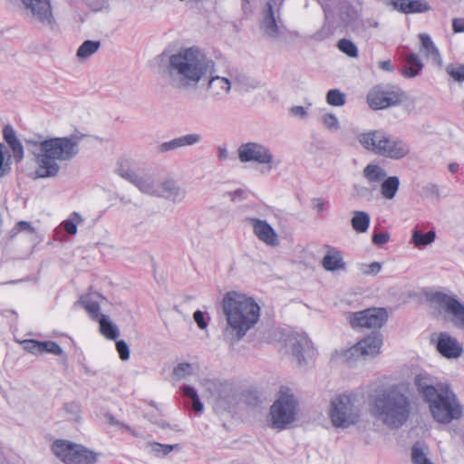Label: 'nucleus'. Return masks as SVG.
<instances>
[{
    "mask_svg": "<svg viewBox=\"0 0 464 464\" xmlns=\"http://www.w3.org/2000/svg\"><path fill=\"white\" fill-rule=\"evenodd\" d=\"M322 266L326 271L334 272L344 270L345 263L340 250L331 247L322 260Z\"/></svg>",
    "mask_w": 464,
    "mask_h": 464,
    "instance_id": "obj_24",
    "label": "nucleus"
},
{
    "mask_svg": "<svg viewBox=\"0 0 464 464\" xmlns=\"http://www.w3.org/2000/svg\"><path fill=\"white\" fill-rule=\"evenodd\" d=\"M182 392L185 397L190 399L192 410L197 413L202 412L203 404L200 401L198 394L197 393L196 390L189 385H184L182 388Z\"/></svg>",
    "mask_w": 464,
    "mask_h": 464,
    "instance_id": "obj_37",
    "label": "nucleus"
},
{
    "mask_svg": "<svg viewBox=\"0 0 464 464\" xmlns=\"http://www.w3.org/2000/svg\"><path fill=\"white\" fill-rule=\"evenodd\" d=\"M419 38L420 41V51L423 53L428 59L431 60L433 64L441 66L442 58L430 36L428 34H420Z\"/></svg>",
    "mask_w": 464,
    "mask_h": 464,
    "instance_id": "obj_22",
    "label": "nucleus"
},
{
    "mask_svg": "<svg viewBox=\"0 0 464 464\" xmlns=\"http://www.w3.org/2000/svg\"><path fill=\"white\" fill-rule=\"evenodd\" d=\"M116 349H117L120 358L122 361H126L130 358V349L125 341H123V340L117 341L116 342Z\"/></svg>",
    "mask_w": 464,
    "mask_h": 464,
    "instance_id": "obj_53",
    "label": "nucleus"
},
{
    "mask_svg": "<svg viewBox=\"0 0 464 464\" xmlns=\"http://www.w3.org/2000/svg\"><path fill=\"white\" fill-rule=\"evenodd\" d=\"M77 444L65 440H56L52 445L53 454L63 462L68 464L72 458Z\"/></svg>",
    "mask_w": 464,
    "mask_h": 464,
    "instance_id": "obj_25",
    "label": "nucleus"
},
{
    "mask_svg": "<svg viewBox=\"0 0 464 464\" xmlns=\"http://www.w3.org/2000/svg\"><path fill=\"white\" fill-rule=\"evenodd\" d=\"M436 348L446 358H459L462 353V346L456 338L443 332L438 336Z\"/></svg>",
    "mask_w": 464,
    "mask_h": 464,
    "instance_id": "obj_18",
    "label": "nucleus"
},
{
    "mask_svg": "<svg viewBox=\"0 0 464 464\" xmlns=\"http://www.w3.org/2000/svg\"><path fill=\"white\" fill-rule=\"evenodd\" d=\"M405 65L401 69V74L407 78H413L419 74L423 67L418 54L411 53L404 58Z\"/></svg>",
    "mask_w": 464,
    "mask_h": 464,
    "instance_id": "obj_26",
    "label": "nucleus"
},
{
    "mask_svg": "<svg viewBox=\"0 0 464 464\" xmlns=\"http://www.w3.org/2000/svg\"><path fill=\"white\" fill-rule=\"evenodd\" d=\"M411 460L414 464H432L418 443L411 448Z\"/></svg>",
    "mask_w": 464,
    "mask_h": 464,
    "instance_id": "obj_43",
    "label": "nucleus"
},
{
    "mask_svg": "<svg viewBox=\"0 0 464 464\" xmlns=\"http://www.w3.org/2000/svg\"><path fill=\"white\" fill-rule=\"evenodd\" d=\"M329 416L334 427L347 428L359 421L360 410L352 396L339 394L331 401Z\"/></svg>",
    "mask_w": 464,
    "mask_h": 464,
    "instance_id": "obj_10",
    "label": "nucleus"
},
{
    "mask_svg": "<svg viewBox=\"0 0 464 464\" xmlns=\"http://www.w3.org/2000/svg\"><path fill=\"white\" fill-rule=\"evenodd\" d=\"M119 175L134 185L136 184V180L139 178V176L136 175L133 171L124 169H119Z\"/></svg>",
    "mask_w": 464,
    "mask_h": 464,
    "instance_id": "obj_57",
    "label": "nucleus"
},
{
    "mask_svg": "<svg viewBox=\"0 0 464 464\" xmlns=\"http://www.w3.org/2000/svg\"><path fill=\"white\" fill-rule=\"evenodd\" d=\"M42 353H50L56 355H62L61 361L63 364H67V357L63 355L62 347L55 342L45 341L42 342Z\"/></svg>",
    "mask_w": 464,
    "mask_h": 464,
    "instance_id": "obj_40",
    "label": "nucleus"
},
{
    "mask_svg": "<svg viewBox=\"0 0 464 464\" xmlns=\"http://www.w3.org/2000/svg\"><path fill=\"white\" fill-rule=\"evenodd\" d=\"M205 389L209 392L214 400H220L223 398V393L226 385L218 380H205L203 383Z\"/></svg>",
    "mask_w": 464,
    "mask_h": 464,
    "instance_id": "obj_36",
    "label": "nucleus"
},
{
    "mask_svg": "<svg viewBox=\"0 0 464 464\" xmlns=\"http://www.w3.org/2000/svg\"><path fill=\"white\" fill-rule=\"evenodd\" d=\"M100 329L102 334L108 339L116 340L119 336V330L115 324H113L108 316L102 314L99 319Z\"/></svg>",
    "mask_w": 464,
    "mask_h": 464,
    "instance_id": "obj_34",
    "label": "nucleus"
},
{
    "mask_svg": "<svg viewBox=\"0 0 464 464\" xmlns=\"http://www.w3.org/2000/svg\"><path fill=\"white\" fill-rule=\"evenodd\" d=\"M378 67L385 72H393V66L389 60L381 61L379 62Z\"/></svg>",
    "mask_w": 464,
    "mask_h": 464,
    "instance_id": "obj_64",
    "label": "nucleus"
},
{
    "mask_svg": "<svg viewBox=\"0 0 464 464\" xmlns=\"http://www.w3.org/2000/svg\"><path fill=\"white\" fill-rule=\"evenodd\" d=\"M148 447L150 448L151 452H153L155 455L165 456L171 452L174 449H178L179 444L169 445L158 442H150L148 443Z\"/></svg>",
    "mask_w": 464,
    "mask_h": 464,
    "instance_id": "obj_44",
    "label": "nucleus"
},
{
    "mask_svg": "<svg viewBox=\"0 0 464 464\" xmlns=\"http://www.w3.org/2000/svg\"><path fill=\"white\" fill-rule=\"evenodd\" d=\"M298 401L289 388L282 387L270 408L271 427L285 430L295 420Z\"/></svg>",
    "mask_w": 464,
    "mask_h": 464,
    "instance_id": "obj_7",
    "label": "nucleus"
},
{
    "mask_svg": "<svg viewBox=\"0 0 464 464\" xmlns=\"http://www.w3.org/2000/svg\"><path fill=\"white\" fill-rule=\"evenodd\" d=\"M400 179L397 176L386 177L381 184V194L382 198L392 200L395 198L399 189Z\"/></svg>",
    "mask_w": 464,
    "mask_h": 464,
    "instance_id": "obj_29",
    "label": "nucleus"
},
{
    "mask_svg": "<svg viewBox=\"0 0 464 464\" xmlns=\"http://www.w3.org/2000/svg\"><path fill=\"white\" fill-rule=\"evenodd\" d=\"M354 190L356 192V196L361 198L371 200L372 198L373 189L364 186H355Z\"/></svg>",
    "mask_w": 464,
    "mask_h": 464,
    "instance_id": "obj_54",
    "label": "nucleus"
},
{
    "mask_svg": "<svg viewBox=\"0 0 464 464\" xmlns=\"http://www.w3.org/2000/svg\"><path fill=\"white\" fill-rule=\"evenodd\" d=\"M286 345L291 348L293 356L299 364L304 362L303 351L309 347V339L304 334L293 333L285 340Z\"/></svg>",
    "mask_w": 464,
    "mask_h": 464,
    "instance_id": "obj_21",
    "label": "nucleus"
},
{
    "mask_svg": "<svg viewBox=\"0 0 464 464\" xmlns=\"http://www.w3.org/2000/svg\"><path fill=\"white\" fill-rule=\"evenodd\" d=\"M106 419L108 422L111 425L119 426L120 428H123L129 431H130V427L129 425H126L124 423L120 422L118 420H116L111 414H106Z\"/></svg>",
    "mask_w": 464,
    "mask_h": 464,
    "instance_id": "obj_61",
    "label": "nucleus"
},
{
    "mask_svg": "<svg viewBox=\"0 0 464 464\" xmlns=\"http://www.w3.org/2000/svg\"><path fill=\"white\" fill-rule=\"evenodd\" d=\"M6 145L0 142V178L10 174L13 162L21 163L24 157V150L16 131L6 124L2 131Z\"/></svg>",
    "mask_w": 464,
    "mask_h": 464,
    "instance_id": "obj_8",
    "label": "nucleus"
},
{
    "mask_svg": "<svg viewBox=\"0 0 464 464\" xmlns=\"http://www.w3.org/2000/svg\"><path fill=\"white\" fill-rule=\"evenodd\" d=\"M438 392L428 403L434 420L448 424L459 420L463 415V406L450 385L439 389Z\"/></svg>",
    "mask_w": 464,
    "mask_h": 464,
    "instance_id": "obj_6",
    "label": "nucleus"
},
{
    "mask_svg": "<svg viewBox=\"0 0 464 464\" xmlns=\"http://www.w3.org/2000/svg\"><path fill=\"white\" fill-rule=\"evenodd\" d=\"M358 140L365 150L392 160H401L410 152V147L406 142L382 130L362 133L358 136Z\"/></svg>",
    "mask_w": 464,
    "mask_h": 464,
    "instance_id": "obj_5",
    "label": "nucleus"
},
{
    "mask_svg": "<svg viewBox=\"0 0 464 464\" xmlns=\"http://www.w3.org/2000/svg\"><path fill=\"white\" fill-rule=\"evenodd\" d=\"M193 367L190 363H179L173 370V374L177 379H184L192 374Z\"/></svg>",
    "mask_w": 464,
    "mask_h": 464,
    "instance_id": "obj_48",
    "label": "nucleus"
},
{
    "mask_svg": "<svg viewBox=\"0 0 464 464\" xmlns=\"http://www.w3.org/2000/svg\"><path fill=\"white\" fill-rule=\"evenodd\" d=\"M95 462L96 457L93 452L81 445H77L73 456L68 464H94Z\"/></svg>",
    "mask_w": 464,
    "mask_h": 464,
    "instance_id": "obj_31",
    "label": "nucleus"
},
{
    "mask_svg": "<svg viewBox=\"0 0 464 464\" xmlns=\"http://www.w3.org/2000/svg\"><path fill=\"white\" fill-rule=\"evenodd\" d=\"M360 271L364 276H376L382 270V264L380 262H372L371 264H360Z\"/></svg>",
    "mask_w": 464,
    "mask_h": 464,
    "instance_id": "obj_49",
    "label": "nucleus"
},
{
    "mask_svg": "<svg viewBox=\"0 0 464 464\" xmlns=\"http://www.w3.org/2000/svg\"><path fill=\"white\" fill-rule=\"evenodd\" d=\"M83 222V218L78 212H72L70 218L64 220L62 225L64 230L69 235H75L77 233V224Z\"/></svg>",
    "mask_w": 464,
    "mask_h": 464,
    "instance_id": "obj_39",
    "label": "nucleus"
},
{
    "mask_svg": "<svg viewBox=\"0 0 464 464\" xmlns=\"http://www.w3.org/2000/svg\"><path fill=\"white\" fill-rule=\"evenodd\" d=\"M24 350L32 353V354H41L42 353V342L29 339L24 340L22 343Z\"/></svg>",
    "mask_w": 464,
    "mask_h": 464,
    "instance_id": "obj_50",
    "label": "nucleus"
},
{
    "mask_svg": "<svg viewBox=\"0 0 464 464\" xmlns=\"http://www.w3.org/2000/svg\"><path fill=\"white\" fill-rule=\"evenodd\" d=\"M389 239L390 235L386 232L374 233L372 237V243L378 246L387 243Z\"/></svg>",
    "mask_w": 464,
    "mask_h": 464,
    "instance_id": "obj_56",
    "label": "nucleus"
},
{
    "mask_svg": "<svg viewBox=\"0 0 464 464\" xmlns=\"http://www.w3.org/2000/svg\"><path fill=\"white\" fill-rule=\"evenodd\" d=\"M235 74L241 80V82L234 84V88L239 91L250 92L259 86L258 82L251 80L235 71Z\"/></svg>",
    "mask_w": 464,
    "mask_h": 464,
    "instance_id": "obj_42",
    "label": "nucleus"
},
{
    "mask_svg": "<svg viewBox=\"0 0 464 464\" xmlns=\"http://www.w3.org/2000/svg\"><path fill=\"white\" fill-rule=\"evenodd\" d=\"M135 186L142 192L150 196H156L160 194L159 185L149 177H139L136 180Z\"/></svg>",
    "mask_w": 464,
    "mask_h": 464,
    "instance_id": "obj_33",
    "label": "nucleus"
},
{
    "mask_svg": "<svg viewBox=\"0 0 464 464\" xmlns=\"http://www.w3.org/2000/svg\"><path fill=\"white\" fill-rule=\"evenodd\" d=\"M202 140V136L198 133H188L180 137H177L169 141H165L159 145L158 151L165 153L175 150L186 146H193Z\"/></svg>",
    "mask_w": 464,
    "mask_h": 464,
    "instance_id": "obj_20",
    "label": "nucleus"
},
{
    "mask_svg": "<svg viewBox=\"0 0 464 464\" xmlns=\"http://www.w3.org/2000/svg\"><path fill=\"white\" fill-rule=\"evenodd\" d=\"M408 14L424 13L430 10V5L425 0H408Z\"/></svg>",
    "mask_w": 464,
    "mask_h": 464,
    "instance_id": "obj_45",
    "label": "nucleus"
},
{
    "mask_svg": "<svg viewBox=\"0 0 464 464\" xmlns=\"http://www.w3.org/2000/svg\"><path fill=\"white\" fill-rule=\"evenodd\" d=\"M193 319L194 321L196 322V324H198V326L200 328V329H205L207 328L208 326V324L205 320V316H204V313L199 311V310H197L194 314H193Z\"/></svg>",
    "mask_w": 464,
    "mask_h": 464,
    "instance_id": "obj_58",
    "label": "nucleus"
},
{
    "mask_svg": "<svg viewBox=\"0 0 464 464\" xmlns=\"http://www.w3.org/2000/svg\"><path fill=\"white\" fill-rule=\"evenodd\" d=\"M371 222L370 215L365 211L355 210L351 219L353 228L358 233L368 230Z\"/></svg>",
    "mask_w": 464,
    "mask_h": 464,
    "instance_id": "obj_32",
    "label": "nucleus"
},
{
    "mask_svg": "<svg viewBox=\"0 0 464 464\" xmlns=\"http://www.w3.org/2000/svg\"><path fill=\"white\" fill-rule=\"evenodd\" d=\"M373 415L391 429L404 425L412 410L409 388L404 384L389 387L372 400Z\"/></svg>",
    "mask_w": 464,
    "mask_h": 464,
    "instance_id": "obj_4",
    "label": "nucleus"
},
{
    "mask_svg": "<svg viewBox=\"0 0 464 464\" xmlns=\"http://www.w3.org/2000/svg\"><path fill=\"white\" fill-rule=\"evenodd\" d=\"M160 194L157 197H163L173 202H180L184 199L186 192L180 188L175 181L165 180L159 185Z\"/></svg>",
    "mask_w": 464,
    "mask_h": 464,
    "instance_id": "obj_23",
    "label": "nucleus"
},
{
    "mask_svg": "<svg viewBox=\"0 0 464 464\" xmlns=\"http://www.w3.org/2000/svg\"><path fill=\"white\" fill-rule=\"evenodd\" d=\"M100 46V41L86 40L80 45L76 54L80 59H87L99 50Z\"/></svg>",
    "mask_w": 464,
    "mask_h": 464,
    "instance_id": "obj_35",
    "label": "nucleus"
},
{
    "mask_svg": "<svg viewBox=\"0 0 464 464\" xmlns=\"http://www.w3.org/2000/svg\"><path fill=\"white\" fill-rule=\"evenodd\" d=\"M436 232L430 230L422 233L420 229H413L411 232V243L417 248L421 249L434 242Z\"/></svg>",
    "mask_w": 464,
    "mask_h": 464,
    "instance_id": "obj_28",
    "label": "nucleus"
},
{
    "mask_svg": "<svg viewBox=\"0 0 464 464\" xmlns=\"http://www.w3.org/2000/svg\"><path fill=\"white\" fill-rule=\"evenodd\" d=\"M422 195L427 198H436L439 200L440 198V188L437 184H427L422 188Z\"/></svg>",
    "mask_w": 464,
    "mask_h": 464,
    "instance_id": "obj_52",
    "label": "nucleus"
},
{
    "mask_svg": "<svg viewBox=\"0 0 464 464\" xmlns=\"http://www.w3.org/2000/svg\"><path fill=\"white\" fill-rule=\"evenodd\" d=\"M311 105V103H308L306 108L303 106H293L290 108V114L294 117L304 119L308 115L307 108L310 107Z\"/></svg>",
    "mask_w": 464,
    "mask_h": 464,
    "instance_id": "obj_55",
    "label": "nucleus"
},
{
    "mask_svg": "<svg viewBox=\"0 0 464 464\" xmlns=\"http://www.w3.org/2000/svg\"><path fill=\"white\" fill-rule=\"evenodd\" d=\"M337 47L342 53H345L349 57L356 58L358 56L357 46L349 39L343 38L339 40Z\"/></svg>",
    "mask_w": 464,
    "mask_h": 464,
    "instance_id": "obj_41",
    "label": "nucleus"
},
{
    "mask_svg": "<svg viewBox=\"0 0 464 464\" xmlns=\"http://www.w3.org/2000/svg\"><path fill=\"white\" fill-rule=\"evenodd\" d=\"M326 102L331 106H343L346 103V95L339 89H331L326 93Z\"/></svg>",
    "mask_w": 464,
    "mask_h": 464,
    "instance_id": "obj_38",
    "label": "nucleus"
},
{
    "mask_svg": "<svg viewBox=\"0 0 464 464\" xmlns=\"http://www.w3.org/2000/svg\"><path fill=\"white\" fill-rule=\"evenodd\" d=\"M237 154L241 162H256L265 166L266 171H270L278 166L271 150L263 143L255 141L242 143L237 149Z\"/></svg>",
    "mask_w": 464,
    "mask_h": 464,
    "instance_id": "obj_11",
    "label": "nucleus"
},
{
    "mask_svg": "<svg viewBox=\"0 0 464 464\" xmlns=\"http://www.w3.org/2000/svg\"><path fill=\"white\" fill-rule=\"evenodd\" d=\"M405 93L397 86L377 85L367 94V103L372 110H383L401 103Z\"/></svg>",
    "mask_w": 464,
    "mask_h": 464,
    "instance_id": "obj_12",
    "label": "nucleus"
},
{
    "mask_svg": "<svg viewBox=\"0 0 464 464\" xmlns=\"http://www.w3.org/2000/svg\"><path fill=\"white\" fill-rule=\"evenodd\" d=\"M280 21L276 19L273 6L267 3L262 13L259 28L263 34L272 40H277L283 35V26L279 24Z\"/></svg>",
    "mask_w": 464,
    "mask_h": 464,
    "instance_id": "obj_16",
    "label": "nucleus"
},
{
    "mask_svg": "<svg viewBox=\"0 0 464 464\" xmlns=\"http://www.w3.org/2000/svg\"><path fill=\"white\" fill-rule=\"evenodd\" d=\"M387 319L384 308H370L353 314L350 323L353 327L381 328Z\"/></svg>",
    "mask_w": 464,
    "mask_h": 464,
    "instance_id": "obj_15",
    "label": "nucleus"
},
{
    "mask_svg": "<svg viewBox=\"0 0 464 464\" xmlns=\"http://www.w3.org/2000/svg\"><path fill=\"white\" fill-rule=\"evenodd\" d=\"M362 176L369 183H378L387 177V172L381 166L370 163L363 169Z\"/></svg>",
    "mask_w": 464,
    "mask_h": 464,
    "instance_id": "obj_30",
    "label": "nucleus"
},
{
    "mask_svg": "<svg viewBox=\"0 0 464 464\" xmlns=\"http://www.w3.org/2000/svg\"><path fill=\"white\" fill-rule=\"evenodd\" d=\"M426 300L433 309L435 317L448 314L451 315L453 324L464 330V305L458 299L443 292L435 291L427 293Z\"/></svg>",
    "mask_w": 464,
    "mask_h": 464,
    "instance_id": "obj_9",
    "label": "nucleus"
},
{
    "mask_svg": "<svg viewBox=\"0 0 464 464\" xmlns=\"http://www.w3.org/2000/svg\"><path fill=\"white\" fill-rule=\"evenodd\" d=\"M321 121L331 131H337L340 129V122L334 113H324L321 117Z\"/></svg>",
    "mask_w": 464,
    "mask_h": 464,
    "instance_id": "obj_47",
    "label": "nucleus"
},
{
    "mask_svg": "<svg viewBox=\"0 0 464 464\" xmlns=\"http://www.w3.org/2000/svg\"><path fill=\"white\" fill-rule=\"evenodd\" d=\"M452 29L455 33H463L464 18H454L452 21Z\"/></svg>",
    "mask_w": 464,
    "mask_h": 464,
    "instance_id": "obj_60",
    "label": "nucleus"
},
{
    "mask_svg": "<svg viewBox=\"0 0 464 464\" xmlns=\"http://www.w3.org/2000/svg\"><path fill=\"white\" fill-rule=\"evenodd\" d=\"M214 62L199 48L192 46L179 50L169 57L167 72L169 84L178 90L198 87L208 74L206 90L214 102H222L230 94L234 84L241 82L234 70L218 74Z\"/></svg>",
    "mask_w": 464,
    "mask_h": 464,
    "instance_id": "obj_1",
    "label": "nucleus"
},
{
    "mask_svg": "<svg viewBox=\"0 0 464 464\" xmlns=\"http://www.w3.org/2000/svg\"><path fill=\"white\" fill-rule=\"evenodd\" d=\"M382 344V336L380 333H372L356 344L343 353V360L348 363L359 358L374 357L379 353Z\"/></svg>",
    "mask_w": 464,
    "mask_h": 464,
    "instance_id": "obj_13",
    "label": "nucleus"
},
{
    "mask_svg": "<svg viewBox=\"0 0 464 464\" xmlns=\"http://www.w3.org/2000/svg\"><path fill=\"white\" fill-rule=\"evenodd\" d=\"M408 0H392V5L393 7L401 13L408 14Z\"/></svg>",
    "mask_w": 464,
    "mask_h": 464,
    "instance_id": "obj_59",
    "label": "nucleus"
},
{
    "mask_svg": "<svg viewBox=\"0 0 464 464\" xmlns=\"http://www.w3.org/2000/svg\"><path fill=\"white\" fill-rule=\"evenodd\" d=\"M24 232L29 235H33L36 233V229L32 226L30 222L27 221H19L15 224V226L10 231L11 237H14L18 233Z\"/></svg>",
    "mask_w": 464,
    "mask_h": 464,
    "instance_id": "obj_46",
    "label": "nucleus"
},
{
    "mask_svg": "<svg viewBox=\"0 0 464 464\" xmlns=\"http://www.w3.org/2000/svg\"><path fill=\"white\" fill-rule=\"evenodd\" d=\"M222 308L227 320L223 334L232 344L241 340L260 316V307L256 301L237 291L224 295Z\"/></svg>",
    "mask_w": 464,
    "mask_h": 464,
    "instance_id": "obj_2",
    "label": "nucleus"
},
{
    "mask_svg": "<svg viewBox=\"0 0 464 464\" xmlns=\"http://www.w3.org/2000/svg\"><path fill=\"white\" fill-rule=\"evenodd\" d=\"M89 6L93 10H101L106 4L107 0H85Z\"/></svg>",
    "mask_w": 464,
    "mask_h": 464,
    "instance_id": "obj_62",
    "label": "nucleus"
},
{
    "mask_svg": "<svg viewBox=\"0 0 464 464\" xmlns=\"http://www.w3.org/2000/svg\"><path fill=\"white\" fill-rule=\"evenodd\" d=\"M253 227L256 237L267 246H276L279 244L275 229L266 221L256 218L248 219Z\"/></svg>",
    "mask_w": 464,
    "mask_h": 464,
    "instance_id": "obj_19",
    "label": "nucleus"
},
{
    "mask_svg": "<svg viewBox=\"0 0 464 464\" xmlns=\"http://www.w3.org/2000/svg\"><path fill=\"white\" fill-rule=\"evenodd\" d=\"M97 298H102V295L93 293L82 296L78 301V304L82 305L92 319H97L100 316V304Z\"/></svg>",
    "mask_w": 464,
    "mask_h": 464,
    "instance_id": "obj_27",
    "label": "nucleus"
},
{
    "mask_svg": "<svg viewBox=\"0 0 464 464\" xmlns=\"http://www.w3.org/2000/svg\"><path fill=\"white\" fill-rule=\"evenodd\" d=\"M446 71L455 81H464V64H450L447 66Z\"/></svg>",
    "mask_w": 464,
    "mask_h": 464,
    "instance_id": "obj_51",
    "label": "nucleus"
},
{
    "mask_svg": "<svg viewBox=\"0 0 464 464\" xmlns=\"http://www.w3.org/2000/svg\"><path fill=\"white\" fill-rule=\"evenodd\" d=\"M414 385L419 394L428 403L446 384L437 382L427 373H419L414 377Z\"/></svg>",
    "mask_w": 464,
    "mask_h": 464,
    "instance_id": "obj_17",
    "label": "nucleus"
},
{
    "mask_svg": "<svg viewBox=\"0 0 464 464\" xmlns=\"http://www.w3.org/2000/svg\"><path fill=\"white\" fill-rule=\"evenodd\" d=\"M218 158L219 160H226L228 158V151L225 145H220L218 148Z\"/></svg>",
    "mask_w": 464,
    "mask_h": 464,
    "instance_id": "obj_63",
    "label": "nucleus"
},
{
    "mask_svg": "<svg viewBox=\"0 0 464 464\" xmlns=\"http://www.w3.org/2000/svg\"><path fill=\"white\" fill-rule=\"evenodd\" d=\"M25 143L37 164L35 176L41 179L55 177L60 170L57 161L70 160L79 150V140L76 136L53 138L42 141L26 140Z\"/></svg>",
    "mask_w": 464,
    "mask_h": 464,
    "instance_id": "obj_3",
    "label": "nucleus"
},
{
    "mask_svg": "<svg viewBox=\"0 0 464 464\" xmlns=\"http://www.w3.org/2000/svg\"><path fill=\"white\" fill-rule=\"evenodd\" d=\"M25 15L31 22L52 25L53 17L50 0H21Z\"/></svg>",
    "mask_w": 464,
    "mask_h": 464,
    "instance_id": "obj_14",
    "label": "nucleus"
}]
</instances>
